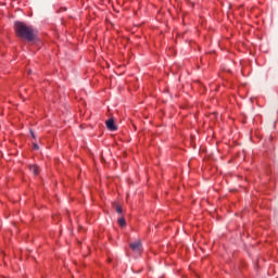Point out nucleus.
I'll list each match as a JSON object with an SVG mask.
<instances>
[{
  "mask_svg": "<svg viewBox=\"0 0 278 278\" xmlns=\"http://www.w3.org/2000/svg\"><path fill=\"white\" fill-rule=\"evenodd\" d=\"M14 27L17 38H22L28 42H34V39L38 36L37 29L23 22H15Z\"/></svg>",
  "mask_w": 278,
  "mask_h": 278,
  "instance_id": "f257e3e1",
  "label": "nucleus"
},
{
  "mask_svg": "<svg viewBox=\"0 0 278 278\" xmlns=\"http://www.w3.org/2000/svg\"><path fill=\"white\" fill-rule=\"evenodd\" d=\"M106 127L110 131H116V124L114 123V119L106 121Z\"/></svg>",
  "mask_w": 278,
  "mask_h": 278,
  "instance_id": "7ed1b4c3",
  "label": "nucleus"
},
{
  "mask_svg": "<svg viewBox=\"0 0 278 278\" xmlns=\"http://www.w3.org/2000/svg\"><path fill=\"white\" fill-rule=\"evenodd\" d=\"M115 210L117 214H123V207H121V205H116Z\"/></svg>",
  "mask_w": 278,
  "mask_h": 278,
  "instance_id": "423d86ee",
  "label": "nucleus"
},
{
  "mask_svg": "<svg viewBox=\"0 0 278 278\" xmlns=\"http://www.w3.org/2000/svg\"><path fill=\"white\" fill-rule=\"evenodd\" d=\"M34 149H38V144H35V146H34Z\"/></svg>",
  "mask_w": 278,
  "mask_h": 278,
  "instance_id": "0eeeda50",
  "label": "nucleus"
},
{
  "mask_svg": "<svg viewBox=\"0 0 278 278\" xmlns=\"http://www.w3.org/2000/svg\"><path fill=\"white\" fill-rule=\"evenodd\" d=\"M29 170L34 173V175H38L40 173V168L38 167V165H30Z\"/></svg>",
  "mask_w": 278,
  "mask_h": 278,
  "instance_id": "20e7f679",
  "label": "nucleus"
},
{
  "mask_svg": "<svg viewBox=\"0 0 278 278\" xmlns=\"http://www.w3.org/2000/svg\"><path fill=\"white\" fill-rule=\"evenodd\" d=\"M118 225L119 227H125L127 225V222L125 220V218L122 217L118 219Z\"/></svg>",
  "mask_w": 278,
  "mask_h": 278,
  "instance_id": "39448f33",
  "label": "nucleus"
},
{
  "mask_svg": "<svg viewBox=\"0 0 278 278\" xmlns=\"http://www.w3.org/2000/svg\"><path fill=\"white\" fill-rule=\"evenodd\" d=\"M129 247L131 251H134V253H136L137 255L142 254V243L140 241H135L130 243Z\"/></svg>",
  "mask_w": 278,
  "mask_h": 278,
  "instance_id": "f03ea898",
  "label": "nucleus"
}]
</instances>
